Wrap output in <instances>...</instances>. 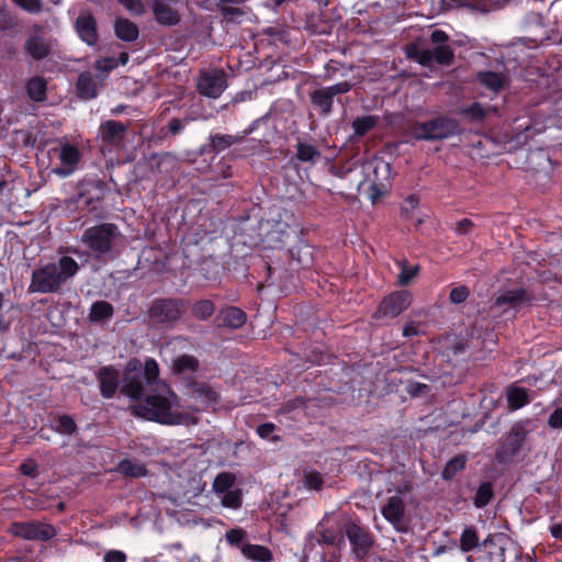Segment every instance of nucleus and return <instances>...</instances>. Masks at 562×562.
<instances>
[{"mask_svg":"<svg viewBox=\"0 0 562 562\" xmlns=\"http://www.w3.org/2000/svg\"><path fill=\"white\" fill-rule=\"evenodd\" d=\"M114 32L117 38L124 42H134L139 35L138 26L128 19H116Z\"/></svg>","mask_w":562,"mask_h":562,"instance_id":"31","label":"nucleus"},{"mask_svg":"<svg viewBox=\"0 0 562 562\" xmlns=\"http://www.w3.org/2000/svg\"><path fill=\"white\" fill-rule=\"evenodd\" d=\"M189 308V301L182 297H157L148 308L150 323L161 328H172Z\"/></svg>","mask_w":562,"mask_h":562,"instance_id":"3","label":"nucleus"},{"mask_svg":"<svg viewBox=\"0 0 562 562\" xmlns=\"http://www.w3.org/2000/svg\"><path fill=\"white\" fill-rule=\"evenodd\" d=\"M449 35L442 30H434L430 33V42L436 45L432 50L434 59L442 66H450L454 61V52L449 42Z\"/></svg>","mask_w":562,"mask_h":562,"instance_id":"14","label":"nucleus"},{"mask_svg":"<svg viewBox=\"0 0 562 562\" xmlns=\"http://www.w3.org/2000/svg\"><path fill=\"white\" fill-rule=\"evenodd\" d=\"M55 430L60 435L70 436L77 430V425L70 415L64 414L58 416Z\"/></svg>","mask_w":562,"mask_h":562,"instance_id":"48","label":"nucleus"},{"mask_svg":"<svg viewBox=\"0 0 562 562\" xmlns=\"http://www.w3.org/2000/svg\"><path fill=\"white\" fill-rule=\"evenodd\" d=\"M303 483L308 490L321 491L324 485L323 474L316 470L304 471Z\"/></svg>","mask_w":562,"mask_h":562,"instance_id":"49","label":"nucleus"},{"mask_svg":"<svg viewBox=\"0 0 562 562\" xmlns=\"http://www.w3.org/2000/svg\"><path fill=\"white\" fill-rule=\"evenodd\" d=\"M476 81L485 89L499 93L505 88L507 78L502 72L483 70L476 74Z\"/></svg>","mask_w":562,"mask_h":562,"instance_id":"25","label":"nucleus"},{"mask_svg":"<svg viewBox=\"0 0 562 562\" xmlns=\"http://www.w3.org/2000/svg\"><path fill=\"white\" fill-rule=\"evenodd\" d=\"M9 531L18 538L31 541H49L56 537V528L47 522L30 520L13 521Z\"/></svg>","mask_w":562,"mask_h":562,"instance_id":"9","label":"nucleus"},{"mask_svg":"<svg viewBox=\"0 0 562 562\" xmlns=\"http://www.w3.org/2000/svg\"><path fill=\"white\" fill-rule=\"evenodd\" d=\"M76 92L83 100H91L98 95V85L91 72L83 71L78 76Z\"/></svg>","mask_w":562,"mask_h":562,"instance_id":"27","label":"nucleus"},{"mask_svg":"<svg viewBox=\"0 0 562 562\" xmlns=\"http://www.w3.org/2000/svg\"><path fill=\"white\" fill-rule=\"evenodd\" d=\"M177 394L166 383H159L149 390L145 397L133 406L136 416L162 425H180L184 415L176 409Z\"/></svg>","mask_w":562,"mask_h":562,"instance_id":"1","label":"nucleus"},{"mask_svg":"<svg viewBox=\"0 0 562 562\" xmlns=\"http://www.w3.org/2000/svg\"><path fill=\"white\" fill-rule=\"evenodd\" d=\"M247 322V314L237 306H227L218 311L215 317L216 327L239 329Z\"/></svg>","mask_w":562,"mask_h":562,"instance_id":"20","label":"nucleus"},{"mask_svg":"<svg viewBox=\"0 0 562 562\" xmlns=\"http://www.w3.org/2000/svg\"><path fill=\"white\" fill-rule=\"evenodd\" d=\"M188 394L203 409L217 404L220 401L218 393L204 382L193 381L188 384Z\"/></svg>","mask_w":562,"mask_h":562,"instance_id":"17","label":"nucleus"},{"mask_svg":"<svg viewBox=\"0 0 562 562\" xmlns=\"http://www.w3.org/2000/svg\"><path fill=\"white\" fill-rule=\"evenodd\" d=\"M325 88L334 99L336 95L348 93L352 89V85L349 81H341Z\"/></svg>","mask_w":562,"mask_h":562,"instance_id":"60","label":"nucleus"},{"mask_svg":"<svg viewBox=\"0 0 562 562\" xmlns=\"http://www.w3.org/2000/svg\"><path fill=\"white\" fill-rule=\"evenodd\" d=\"M255 130L254 124H251L247 130L244 131V135H228V134H212L209 137V144L206 145L209 149H205L207 153L220 154L229 147L239 144L244 140V138L251 134Z\"/></svg>","mask_w":562,"mask_h":562,"instance_id":"21","label":"nucleus"},{"mask_svg":"<svg viewBox=\"0 0 562 562\" xmlns=\"http://www.w3.org/2000/svg\"><path fill=\"white\" fill-rule=\"evenodd\" d=\"M127 557L123 551L110 550L103 557V562H126Z\"/></svg>","mask_w":562,"mask_h":562,"instance_id":"63","label":"nucleus"},{"mask_svg":"<svg viewBox=\"0 0 562 562\" xmlns=\"http://www.w3.org/2000/svg\"><path fill=\"white\" fill-rule=\"evenodd\" d=\"M548 425L553 429L562 428V406L555 408L549 416Z\"/></svg>","mask_w":562,"mask_h":562,"instance_id":"62","label":"nucleus"},{"mask_svg":"<svg viewBox=\"0 0 562 562\" xmlns=\"http://www.w3.org/2000/svg\"><path fill=\"white\" fill-rule=\"evenodd\" d=\"M128 124L121 121L108 120L99 126V137L103 146L121 148L124 144Z\"/></svg>","mask_w":562,"mask_h":562,"instance_id":"13","label":"nucleus"},{"mask_svg":"<svg viewBox=\"0 0 562 562\" xmlns=\"http://www.w3.org/2000/svg\"><path fill=\"white\" fill-rule=\"evenodd\" d=\"M120 235L119 227L113 223H100L83 231L81 243L91 251L94 258L110 254Z\"/></svg>","mask_w":562,"mask_h":562,"instance_id":"4","label":"nucleus"},{"mask_svg":"<svg viewBox=\"0 0 562 562\" xmlns=\"http://www.w3.org/2000/svg\"><path fill=\"white\" fill-rule=\"evenodd\" d=\"M193 120L194 119L190 117V116H186L184 119L172 117L166 126V132L164 133V137L166 138L169 135L177 136V135L181 134L183 132L186 125Z\"/></svg>","mask_w":562,"mask_h":562,"instance_id":"47","label":"nucleus"},{"mask_svg":"<svg viewBox=\"0 0 562 562\" xmlns=\"http://www.w3.org/2000/svg\"><path fill=\"white\" fill-rule=\"evenodd\" d=\"M26 93L35 102H42L46 99L47 81L44 77L35 76L26 82Z\"/></svg>","mask_w":562,"mask_h":562,"instance_id":"33","label":"nucleus"},{"mask_svg":"<svg viewBox=\"0 0 562 562\" xmlns=\"http://www.w3.org/2000/svg\"><path fill=\"white\" fill-rule=\"evenodd\" d=\"M145 386L146 382L143 380L142 374H131L124 376V382L121 389V392L133 400H142L145 397Z\"/></svg>","mask_w":562,"mask_h":562,"instance_id":"26","label":"nucleus"},{"mask_svg":"<svg viewBox=\"0 0 562 562\" xmlns=\"http://www.w3.org/2000/svg\"><path fill=\"white\" fill-rule=\"evenodd\" d=\"M345 533L351 544V551L358 561H363L374 546V536L360 525L349 521Z\"/></svg>","mask_w":562,"mask_h":562,"instance_id":"10","label":"nucleus"},{"mask_svg":"<svg viewBox=\"0 0 562 562\" xmlns=\"http://www.w3.org/2000/svg\"><path fill=\"white\" fill-rule=\"evenodd\" d=\"M23 48L35 61L46 59L52 53L49 41L38 33L29 35L24 42Z\"/></svg>","mask_w":562,"mask_h":562,"instance_id":"22","label":"nucleus"},{"mask_svg":"<svg viewBox=\"0 0 562 562\" xmlns=\"http://www.w3.org/2000/svg\"><path fill=\"white\" fill-rule=\"evenodd\" d=\"M407 56L415 59L419 65L428 67L435 61L432 50L429 48H419L415 44L407 46Z\"/></svg>","mask_w":562,"mask_h":562,"instance_id":"41","label":"nucleus"},{"mask_svg":"<svg viewBox=\"0 0 562 562\" xmlns=\"http://www.w3.org/2000/svg\"><path fill=\"white\" fill-rule=\"evenodd\" d=\"M494 497L493 484L488 481L482 482L473 497V505L476 508L485 507Z\"/></svg>","mask_w":562,"mask_h":562,"instance_id":"40","label":"nucleus"},{"mask_svg":"<svg viewBox=\"0 0 562 562\" xmlns=\"http://www.w3.org/2000/svg\"><path fill=\"white\" fill-rule=\"evenodd\" d=\"M221 504L231 509H238L243 505V494L240 490H229L223 493Z\"/></svg>","mask_w":562,"mask_h":562,"instance_id":"50","label":"nucleus"},{"mask_svg":"<svg viewBox=\"0 0 562 562\" xmlns=\"http://www.w3.org/2000/svg\"><path fill=\"white\" fill-rule=\"evenodd\" d=\"M215 312V304L211 300L196 301L192 306V315L199 321L209 319Z\"/></svg>","mask_w":562,"mask_h":562,"instance_id":"45","label":"nucleus"},{"mask_svg":"<svg viewBox=\"0 0 562 562\" xmlns=\"http://www.w3.org/2000/svg\"><path fill=\"white\" fill-rule=\"evenodd\" d=\"M295 148V157L301 162H314L315 159L321 157V151L314 145L297 142Z\"/></svg>","mask_w":562,"mask_h":562,"instance_id":"42","label":"nucleus"},{"mask_svg":"<svg viewBox=\"0 0 562 562\" xmlns=\"http://www.w3.org/2000/svg\"><path fill=\"white\" fill-rule=\"evenodd\" d=\"M465 465L467 457L463 454H458L446 463L441 472V477L445 481H451L459 472L465 468Z\"/></svg>","mask_w":562,"mask_h":562,"instance_id":"39","label":"nucleus"},{"mask_svg":"<svg viewBox=\"0 0 562 562\" xmlns=\"http://www.w3.org/2000/svg\"><path fill=\"white\" fill-rule=\"evenodd\" d=\"M218 10L227 22H235L238 18L244 15L243 9L237 7L220 5Z\"/></svg>","mask_w":562,"mask_h":562,"instance_id":"55","label":"nucleus"},{"mask_svg":"<svg viewBox=\"0 0 562 562\" xmlns=\"http://www.w3.org/2000/svg\"><path fill=\"white\" fill-rule=\"evenodd\" d=\"M310 99L319 115L326 117L333 112L334 99L326 88L315 89L310 93Z\"/></svg>","mask_w":562,"mask_h":562,"instance_id":"28","label":"nucleus"},{"mask_svg":"<svg viewBox=\"0 0 562 562\" xmlns=\"http://www.w3.org/2000/svg\"><path fill=\"white\" fill-rule=\"evenodd\" d=\"M150 7L158 24L164 26H173L180 22V14L169 4L160 0H153Z\"/></svg>","mask_w":562,"mask_h":562,"instance_id":"24","label":"nucleus"},{"mask_svg":"<svg viewBox=\"0 0 562 562\" xmlns=\"http://www.w3.org/2000/svg\"><path fill=\"white\" fill-rule=\"evenodd\" d=\"M461 114L468 116L472 122H482L487 112L480 102H473L461 110Z\"/></svg>","mask_w":562,"mask_h":562,"instance_id":"51","label":"nucleus"},{"mask_svg":"<svg viewBox=\"0 0 562 562\" xmlns=\"http://www.w3.org/2000/svg\"><path fill=\"white\" fill-rule=\"evenodd\" d=\"M413 302V295L407 290H397L384 296L372 313V318H395L405 312Z\"/></svg>","mask_w":562,"mask_h":562,"instance_id":"8","label":"nucleus"},{"mask_svg":"<svg viewBox=\"0 0 562 562\" xmlns=\"http://www.w3.org/2000/svg\"><path fill=\"white\" fill-rule=\"evenodd\" d=\"M459 133V121L446 115H438L425 122H416L412 127V135L417 140H441Z\"/></svg>","mask_w":562,"mask_h":562,"instance_id":"5","label":"nucleus"},{"mask_svg":"<svg viewBox=\"0 0 562 562\" xmlns=\"http://www.w3.org/2000/svg\"><path fill=\"white\" fill-rule=\"evenodd\" d=\"M474 226L470 218H462L454 224L453 231L458 236H465L472 232Z\"/></svg>","mask_w":562,"mask_h":562,"instance_id":"59","label":"nucleus"},{"mask_svg":"<svg viewBox=\"0 0 562 562\" xmlns=\"http://www.w3.org/2000/svg\"><path fill=\"white\" fill-rule=\"evenodd\" d=\"M240 552L247 560L252 562H271L273 560L271 550L261 544L246 542L241 546Z\"/></svg>","mask_w":562,"mask_h":562,"instance_id":"29","label":"nucleus"},{"mask_svg":"<svg viewBox=\"0 0 562 562\" xmlns=\"http://www.w3.org/2000/svg\"><path fill=\"white\" fill-rule=\"evenodd\" d=\"M19 470L21 474L32 479L37 477L40 474L37 463L32 459L21 463Z\"/></svg>","mask_w":562,"mask_h":562,"instance_id":"58","label":"nucleus"},{"mask_svg":"<svg viewBox=\"0 0 562 562\" xmlns=\"http://www.w3.org/2000/svg\"><path fill=\"white\" fill-rule=\"evenodd\" d=\"M115 470L120 474L132 479L145 477L148 474L145 464L127 458L121 460Z\"/></svg>","mask_w":562,"mask_h":562,"instance_id":"30","label":"nucleus"},{"mask_svg":"<svg viewBox=\"0 0 562 562\" xmlns=\"http://www.w3.org/2000/svg\"><path fill=\"white\" fill-rule=\"evenodd\" d=\"M470 295V291L465 285H459L453 288L449 294V301L452 304H461L467 301Z\"/></svg>","mask_w":562,"mask_h":562,"instance_id":"54","label":"nucleus"},{"mask_svg":"<svg viewBox=\"0 0 562 562\" xmlns=\"http://www.w3.org/2000/svg\"><path fill=\"white\" fill-rule=\"evenodd\" d=\"M137 374H142L143 380L146 382V385L151 390L156 387L157 384L161 383L159 379V367L155 359L148 358L145 360L143 372H137Z\"/></svg>","mask_w":562,"mask_h":562,"instance_id":"37","label":"nucleus"},{"mask_svg":"<svg viewBox=\"0 0 562 562\" xmlns=\"http://www.w3.org/2000/svg\"><path fill=\"white\" fill-rule=\"evenodd\" d=\"M398 265L401 267V271L396 283L400 286H406L418 276L420 268L418 265L409 267L406 260L400 261Z\"/></svg>","mask_w":562,"mask_h":562,"instance_id":"44","label":"nucleus"},{"mask_svg":"<svg viewBox=\"0 0 562 562\" xmlns=\"http://www.w3.org/2000/svg\"><path fill=\"white\" fill-rule=\"evenodd\" d=\"M226 88V78L223 71L205 74L198 83L199 93L207 98H218Z\"/></svg>","mask_w":562,"mask_h":562,"instance_id":"19","label":"nucleus"},{"mask_svg":"<svg viewBox=\"0 0 562 562\" xmlns=\"http://www.w3.org/2000/svg\"><path fill=\"white\" fill-rule=\"evenodd\" d=\"M121 5L135 15H143L145 7L142 0H116Z\"/></svg>","mask_w":562,"mask_h":562,"instance_id":"57","label":"nucleus"},{"mask_svg":"<svg viewBox=\"0 0 562 562\" xmlns=\"http://www.w3.org/2000/svg\"><path fill=\"white\" fill-rule=\"evenodd\" d=\"M56 265L58 267V274H60L64 283L75 277L79 271V265L69 256H61Z\"/></svg>","mask_w":562,"mask_h":562,"instance_id":"38","label":"nucleus"},{"mask_svg":"<svg viewBox=\"0 0 562 562\" xmlns=\"http://www.w3.org/2000/svg\"><path fill=\"white\" fill-rule=\"evenodd\" d=\"M480 546L477 531L474 527H465L460 536V549L470 552Z\"/></svg>","mask_w":562,"mask_h":562,"instance_id":"43","label":"nucleus"},{"mask_svg":"<svg viewBox=\"0 0 562 562\" xmlns=\"http://www.w3.org/2000/svg\"><path fill=\"white\" fill-rule=\"evenodd\" d=\"M101 395L113 398L120 385V371L113 366H103L95 372Z\"/></svg>","mask_w":562,"mask_h":562,"instance_id":"15","label":"nucleus"},{"mask_svg":"<svg viewBox=\"0 0 562 562\" xmlns=\"http://www.w3.org/2000/svg\"><path fill=\"white\" fill-rule=\"evenodd\" d=\"M530 398L526 389L510 386L507 391V404L510 409H519L529 404Z\"/></svg>","mask_w":562,"mask_h":562,"instance_id":"36","label":"nucleus"},{"mask_svg":"<svg viewBox=\"0 0 562 562\" xmlns=\"http://www.w3.org/2000/svg\"><path fill=\"white\" fill-rule=\"evenodd\" d=\"M117 67V60L114 57H105L98 59L94 64V69L99 71H111Z\"/></svg>","mask_w":562,"mask_h":562,"instance_id":"61","label":"nucleus"},{"mask_svg":"<svg viewBox=\"0 0 562 562\" xmlns=\"http://www.w3.org/2000/svg\"><path fill=\"white\" fill-rule=\"evenodd\" d=\"M385 187L382 183L372 182L370 183L367 194L371 203L376 204L380 199L385 194Z\"/></svg>","mask_w":562,"mask_h":562,"instance_id":"56","label":"nucleus"},{"mask_svg":"<svg viewBox=\"0 0 562 562\" xmlns=\"http://www.w3.org/2000/svg\"><path fill=\"white\" fill-rule=\"evenodd\" d=\"M236 477L231 472L218 473L213 481V490L217 494L229 491L235 484Z\"/></svg>","mask_w":562,"mask_h":562,"instance_id":"46","label":"nucleus"},{"mask_svg":"<svg viewBox=\"0 0 562 562\" xmlns=\"http://www.w3.org/2000/svg\"><path fill=\"white\" fill-rule=\"evenodd\" d=\"M384 519L390 522L396 531L404 532L402 524L405 518V503L398 495L390 496L381 508Z\"/></svg>","mask_w":562,"mask_h":562,"instance_id":"16","label":"nucleus"},{"mask_svg":"<svg viewBox=\"0 0 562 562\" xmlns=\"http://www.w3.org/2000/svg\"><path fill=\"white\" fill-rule=\"evenodd\" d=\"M305 229L292 212H284L283 218L276 221L266 233L262 241L271 249L284 250L304 236Z\"/></svg>","mask_w":562,"mask_h":562,"instance_id":"2","label":"nucleus"},{"mask_svg":"<svg viewBox=\"0 0 562 562\" xmlns=\"http://www.w3.org/2000/svg\"><path fill=\"white\" fill-rule=\"evenodd\" d=\"M199 369V361L191 355H181L172 362V371L176 374L194 373Z\"/></svg>","mask_w":562,"mask_h":562,"instance_id":"35","label":"nucleus"},{"mask_svg":"<svg viewBox=\"0 0 562 562\" xmlns=\"http://www.w3.org/2000/svg\"><path fill=\"white\" fill-rule=\"evenodd\" d=\"M58 267L54 262L33 269L31 282L27 288L29 293H59L64 285Z\"/></svg>","mask_w":562,"mask_h":562,"instance_id":"7","label":"nucleus"},{"mask_svg":"<svg viewBox=\"0 0 562 562\" xmlns=\"http://www.w3.org/2000/svg\"><path fill=\"white\" fill-rule=\"evenodd\" d=\"M379 122L380 117L378 115H363L356 117L351 123V127L357 137H363L375 128Z\"/></svg>","mask_w":562,"mask_h":562,"instance_id":"34","label":"nucleus"},{"mask_svg":"<svg viewBox=\"0 0 562 562\" xmlns=\"http://www.w3.org/2000/svg\"><path fill=\"white\" fill-rule=\"evenodd\" d=\"M531 301L530 294L524 288L502 290L492 300V307L502 313L508 311L518 312L526 303Z\"/></svg>","mask_w":562,"mask_h":562,"instance_id":"12","label":"nucleus"},{"mask_svg":"<svg viewBox=\"0 0 562 562\" xmlns=\"http://www.w3.org/2000/svg\"><path fill=\"white\" fill-rule=\"evenodd\" d=\"M284 255L289 260L295 261L303 269L311 268L314 262L313 247L304 239V236L294 241Z\"/></svg>","mask_w":562,"mask_h":562,"instance_id":"18","label":"nucleus"},{"mask_svg":"<svg viewBox=\"0 0 562 562\" xmlns=\"http://www.w3.org/2000/svg\"><path fill=\"white\" fill-rule=\"evenodd\" d=\"M15 5L22 10L37 14L43 10V0H11Z\"/></svg>","mask_w":562,"mask_h":562,"instance_id":"53","label":"nucleus"},{"mask_svg":"<svg viewBox=\"0 0 562 562\" xmlns=\"http://www.w3.org/2000/svg\"><path fill=\"white\" fill-rule=\"evenodd\" d=\"M113 315V305L108 301L100 300L92 303L88 317L92 323H100L111 319Z\"/></svg>","mask_w":562,"mask_h":562,"instance_id":"32","label":"nucleus"},{"mask_svg":"<svg viewBox=\"0 0 562 562\" xmlns=\"http://www.w3.org/2000/svg\"><path fill=\"white\" fill-rule=\"evenodd\" d=\"M247 538V531L243 528H233L226 531L225 539L227 543L232 547L241 548L245 544V539Z\"/></svg>","mask_w":562,"mask_h":562,"instance_id":"52","label":"nucleus"},{"mask_svg":"<svg viewBox=\"0 0 562 562\" xmlns=\"http://www.w3.org/2000/svg\"><path fill=\"white\" fill-rule=\"evenodd\" d=\"M59 146L53 147L52 153L58 156L60 166L54 169V172L60 177H69L77 169L82 154L77 145L70 144L68 140H58Z\"/></svg>","mask_w":562,"mask_h":562,"instance_id":"11","label":"nucleus"},{"mask_svg":"<svg viewBox=\"0 0 562 562\" xmlns=\"http://www.w3.org/2000/svg\"><path fill=\"white\" fill-rule=\"evenodd\" d=\"M76 32L81 41L87 45H95L99 34L94 16L90 13L79 15L76 20Z\"/></svg>","mask_w":562,"mask_h":562,"instance_id":"23","label":"nucleus"},{"mask_svg":"<svg viewBox=\"0 0 562 562\" xmlns=\"http://www.w3.org/2000/svg\"><path fill=\"white\" fill-rule=\"evenodd\" d=\"M276 430V425L273 423L267 422L263 424H260L257 427V435L262 439H269L273 431Z\"/></svg>","mask_w":562,"mask_h":562,"instance_id":"64","label":"nucleus"},{"mask_svg":"<svg viewBox=\"0 0 562 562\" xmlns=\"http://www.w3.org/2000/svg\"><path fill=\"white\" fill-rule=\"evenodd\" d=\"M529 430L522 422L515 423L495 451V459L498 464L507 465L514 462L520 453L522 445Z\"/></svg>","mask_w":562,"mask_h":562,"instance_id":"6","label":"nucleus"}]
</instances>
